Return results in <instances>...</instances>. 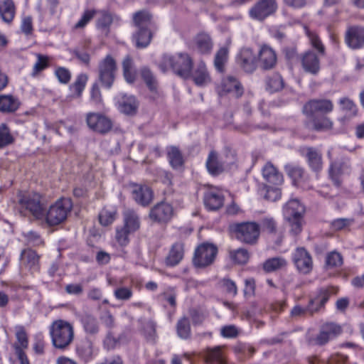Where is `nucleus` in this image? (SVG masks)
I'll return each mask as SVG.
<instances>
[{
  "mask_svg": "<svg viewBox=\"0 0 364 364\" xmlns=\"http://www.w3.org/2000/svg\"><path fill=\"white\" fill-rule=\"evenodd\" d=\"M193 64V60L188 53H178L175 55L164 54L159 63V68L164 73L171 68L179 77L188 79L191 77Z\"/></svg>",
  "mask_w": 364,
  "mask_h": 364,
  "instance_id": "nucleus-1",
  "label": "nucleus"
},
{
  "mask_svg": "<svg viewBox=\"0 0 364 364\" xmlns=\"http://www.w3.org/2000/svg\"><path fill=\"white\" fill-rule=\"evenodd\" d=\"M50 335L53 346L60 350L66 349L74 338L73 326L64 320H56L50 326Z\"/></svg>",
  "mask_w": 364,
  "mask_h": 364,
  "instance_id": "nucleus-2",
  "label": "nucleus"
},
{
  "mask_svg": "<svg viewBox=\"0 0 364 364\" xmlns=\"http://www.w3.org/2000/svg\"><path fill=\"white\" fill-rule=\"evenodd\" d=\"M18 203L22 210L27 211L36 220L44 218L46 204L39 193L20 192L18 194Z\"/></svg>",
  "mask_w": 364,
  "mask_h": 364,
  "instance_id": "nucleus-3",
  "label": "nucleus"
},
{
  "mask_svg": "<svg viewBox=\"0 0 364 364\" xmlns=\"http://www.w3.org/2000/svg\"><path fill=\"white\" fill-rule=\"evenodd\" d=\"M72 208L73 203L70 198H60L51 205L47 211L45 210V217L43 220L49 226L59 225L66 220Z\"/></svg>",
  "mask_w": 364,
  "mask_h": 364,
  "instance_id": "nucleus-4",
  "label": "nucleus"
},
{
  "mask_svg": "<svg viewBox=\"0 0 364 364\" xmlns=\"http://www.w3.org/2000/svg\"><path fill=\"white\" fill-rule=\"evenodd\" d=\"M284 215L291 225V231L299 234L301 231V220L305 209L297 199L289 200L284 206Z\"/></svg>",
  "mask_w": 364,
  "mask_h": 364,
  "instance_id": "nucleus-5",
  "label": "nucleus"
},
{
  "mask_svg": "<svg viewBox=\"0 0 364 364\" xmlns=\"http://www.w3.org/2000/svg\"><path fill=\"white\" fill-rule=\"evenodd\" d=\"M117 65L114 58L107 55L98 65V79L102 85L110 88L115 80Z\"/></svg>",
  "mask_w": 364,
  "mask_h": 364,
  "instance_id": "nucleus-6",
  "label": "nucleus"
},
{
  "mask_svg": "<svg viewBox=\"0 0 364 364\" xmlns=\"http://www.w3.org/2000/svg\"><path fill=\"white\" fill-rule=\"evenodd\" d=\"M218 254V247L213 243L199 245L194 252L193 263L196 267H206L212 264Z\"/></svg>",
  "mask_w": 364,
  "mask_h": 364,
  "instance_id": "nucleus-7",
  "label": "nucleus"
},
{
  "mask_svg": "<svg viewBox=\"0 0 364 364\" xmlns=\"http://www.w3.org/2000/svg\"><path fill=\"white\" fill-rule=\"evenodd\" d=\"M235 237L246 244H255L259 235V225L255 223H242L231 226Z\"/></svg>",
  "mask_w": 364,
  "mask_h": 364,
  "instance_id": "nucleus-8",
  "label": "nucleus"
},
{
  "mask_svg": "<svg viewBox=\"0 0 364 364\" xmlns=\"http://www.w3.org/2000/svg\"><path fill=\"white\" fill-rule=\"evenodd\" d=\"M342 332V328L335 323H326L323 324L319 333L312 338H309L308 343L311 346H322L326 345L330 340L336 338Z\"/></svg>",
  "mask_w": 364,
  "mask_h": 364,
  "instance_id": "nucleus-9",
  "label": "nucleus"
},
{
  "mask_svg": "<svg viewBox=\"0 0 364 364\" xmlns=\"http://www.w3.org/2000/svg\"><path fill=\"white\" fill-rule=\"evenodd\" d=\"M333 109V104L328 99H313L309 100L303 107V113L307 117L316 115L327 114Z\"/></svg>",
  "mask_w": 364,
  "mask_h": 364,
  "instance_id": "nucleus-10",
  "label": "nucleus"
},
{
  "mask_svg": "<svg viewBox=\"0 0 364 364\" xmlns=\"http://www.w3.org/2000/svg\"><path fill=\"white\" fill-rule=\"evenodd\" d=\"M201 357L205 364H228L225 346L207 347L201 352Z\"/></svg>",
  "mask_w": 364,
  "mask_h": 364,
  "instance_id": "nucleus-11",
  "label": "nucleus"
},
{
  "mask_svg": "<svg viewBox=\"0 0 364 364\" xmlns=\"http://www.w3.org/2000/svg\"><path fill=\"white\" fill-rule=\"evenodd\" d=\"M174 215L173 206L166 202L156 204L149 212L150 219L158 223H167Z\"/></svg>",
  "mask_w": 364,
  "mask_h": 364,
  "instance_id": "nucleus-12",
  "label": "nucleus"
},
{
  "mask_svg": "<svg viewBox=\"0 0 364 364\" xmlns=\"http://www.w3.org/2000/svg\"><path fill=\"white\" fill-rule=\"evenodd\" d=\"M86 121L91 129L100 134H106L112 128L111 119L100 113H88Z\"/></svg>",
  "mask_w": 364,
  "mask_h": 364,
  "instance_id": "nucleus-13",
  "label": "nucleus"
},
{
  "mask_svg": "<svg viewBox=\"0 0 364 364\" xmlns=\"http://www.w3.org/2000/svg\"><path fill=\"white\" fill-rule=\"evenodd\" d=\"M319 55L315 52L308 50L300 57L303 70L313 75H317L321 69Z\"/></svg>",
  "mask_w": 364,
  "mask_h": 364,
  "instance_id": "nucleus-14",
  "label": "nucleus"
},
{
  "mask_svg": "<svg viewBox=\"0 0 364 364\" xmlns=\"http://www.w3.org/2000/svg\"><path fill=\"white\" fill-rule=\"evenodd\" d=\"M294 262L297 269L303 273H309L313 267V262L310 254L303 247L296 250L294 255Z\"/></svg>",
  "mask_w": 364,
  "mask_h": 364,
  "instance_id": "nucleus-15",
  "label": "nucleus"
},
{
  "mask_svg": "<svg viewBox=\"0 0 364 364\" xmlns=\"http://www.w3.org/2000/svg\"><path fill=\"white\" fill-rule=\"evenodd\" d=\"M346 43L353 48L358 49L364 45V28L360 26H350L346 33Z\"/></svg>",
  "mask_w": 364,
  "mask_h": 364,
  "instance_id": "nucleus-16",
  "label": "nucleus"
},
{
  "mask_svg": "<svg viewBox=\"0 0 364 364\" xmlns=\"http://www.w3.org/2000/svg\"><path fill=\"white\" fill-rule=\"evenodd\" d=\"M237 63L247 73H252L257 68L256 56L249 48L240 50L237 56Z\"/></svg>",
  "mask_w": 364,
  "mask_h": 364,
  "instance_id": "nucleus-17",
  "label": "nucleus"
},
{
  "mask_svg": "<svg viewBox=\"0 0 364 364\" xmlns=\"http://www.w3.org/2000/svg\"><path fill=\"white\" fill-rule=\"evenodd\" d=\"M117 106L119 111L127 115H134L139 107V102L134 95L120 94L117 96Z\"/></svg>",
  "mask_w": 364,
  "mask_h": 364,
  "instance_id": "nucleus-18",
  "label": "nucleus"
},
{
  "mask_svg": "<svg viewBox=\"0 0 364 364\" xmlns=\"http://www.w3.org/2000/svg\"><path fill=\"white\" fill-rule=\"evenodd\" d=\"M273 12V0H260L250 11L252 18L263 21Z\"/></svg>",
  "mask_w": 364,
  "mask_h": 364,
  "instance_id": "nucleus-19",
  "label": "nucleus"
},
{
  "mask_svg": "<svg viewBox=\"0 0 364 364\" xmlns=\"http://www.w3.org/2000/svg\"><path fill=\"white\" fill-rule=\"evenodd\" d=\"M134 200L142 206L149 205L153 200V191L146 185H135L132 191Z\"/></svg>",
  "mask_w": 364,
  "mask_h": 364,
  "instance_id": "nucleus-20",
  "label": "nucleus"
},
{
  "mask_svg": "<svg viewBox=\"0 0 364 364\" xmlns=\"http://www.w3.org/2000/svg\"><path fill=\"white\" fill-rule=\"evenodd\" d=\"M191 77L194 83L198 87H204L211 82L210 75L203 61L198 63L193 72L191 73Z\"/></svg>",
  "mask_w": 364,
  "mask_h": 364,
  "instance_id": "nucleus-21",
  "label": "nucleus"
},
{
  "mask_svg": "<svg viewBox=\"0 0 364 364\" xmlns=\"http://www.w3.org/2000/svg\"><path fill=\"white\" fill-rule=\"evenodd\" d=\"M220 89L221 92H232L236 97H241L244 92L243 87L240 82L232 76H227L223 79Z\"/></svg>",
  "mask_w": 364,
  "mask_h": 364,
  "instance_id": "nucleus-22",
  "label": "nucleus"
},
{
  "mask_svg": "<svg viewBox=\"0 0 364 364\" xmlns=\"http://www.w3.org/2000/svg\"><path fill=\"white\" fill-rule=\"evenodd\" d=\"M184 256V244L176 242L172 245L168 255L165 259L167 266L174 267L180 263Z\"/></svg>",
  "mask_w": 364,
  "mask_h": 364,
  "instance_id": "nucleus-23",
  "label": "nucleus"
},
{
  "mask_svg": "<svg viewBox=\"0 0 364 364\" xmlns=\"http://www.w3.org/2000/svg\"><path fill=\"white\" fill-rule=\"evenodd\" d=\"M205 165L208 173L214 176H218L224 171V163L220 159L218 153L215 150L209 152Z\"/></svg>",
  "mask_w": 364,
  "mask_h": 364,
  "instance_id": "nucleus-24",
  "label": "nucleus"
},
{
  "mask_svg": "<svg viewBox=\"0 0 364 364\" xmlns=\"http://www.w3.org/2000/svg\"><path fill=\"white\" fill-rule=\"evenodd\" d=\"M196 49L201 54H209L213 48V42L207 33H200L194 38Z\"/></svg>",
  "mask_w": 364,
  "mask_h": 364,
  "instance_id": "nucleus-25",
  "label": "nucleus"
},
{
  "mask_svg": "<svg viewBox=\"0 0 364 364\" xmlns=\"http://www.w3.org/2000/svg\"><path fill=\"white\" fill-rule=\"evenodd\" d=\"M330 296V291L327 289H321L318 291L317 296L311 299L307 306V310L310 314L317 312L321 307H323Z\"/></svg>",
  "mask_w": 364,
  "mask_h": 364,
  "instance_id": "nucleus-26",
  "label": "nucleus"
},
{
  "mask_svg": "<svg viewBox=\"0 0 364 364\" xmlns=\"http://www.w3.org/2000/svg\"><path fill=\"white\" fill-rule=\"evenodd\" d=\"M258 60L261 69L271 70L273 68V49L269 46H261L258 53Z\"/></svg>",
  "mask_w": 364,
  "mask_h": 364,
  "instance_id": "nucleus-27",
  "label": "nucleus"
},
{
  "mask_svg": "<svg viewBox=\"0 0 364 364\" xmlns=\"http://www.w3.org/2000/svg\"><path fill=\"white\" fill-rule=\"evenodd\" d=\"M18 99L11 95H0V112L5 114L15 112L20 107Z\"/></svg>",
  "mask_w": 364,
  "mask_h": 364,
  "instance_id": "nucleus-28",
  "label": "nucleus"
},
{
  "mask_svg": "<svg viewBox=\"0 0 364 364\" xmlns=\"http://www.w3.org/2000/svg\"><path fill=\"white\" fill-rule=\"evenodd\" d=\"M22 264L32 272L39 270V256L31 250H25L21 253Z\"/></svg>",
  "mask_w": 364,
  "mask_h": 364,
  "instance_id": "nucleus-29",
  "label": "nucleus"
},
{
  "mask_svg": "<svg viewBox=\"0 0 364 364\" xmlns=\"http://www.w3.org/2000/svg\"><path fill=\"white\" fill-rule=\"evenodd\" d=\"M152 37L153 33L150 28L144 27L138 28L137 31L133 35V40L136 48H144L150 44Z\"/></svg>",
  "mask_w": 364,
  "mask_h": 364,
  "instance_id": "nucleus-30",
  "label": "nucleus"
},
{
  "mask_svg": "<svg viewBox=\"0 0 364 364\" xmlns=\"http://www.w3.org/2000/svg\"><path fill=\"white\" fill-rule=\"evenodd\" d=\"M140 76L149 91L152 93L157 94L159 82L156 77L151 69L148 67L141 68L140 70Z\"/></svg>",
  "mask_w": 364,
  "mask_h": 364,
  "instance_id": "nucleus-31",
  "label": "nucleus"
},
{
  "mask_svg": "<svg viewBox=\"0 0 364 364\" xmlns=\"http://www.w3.org/2000/svg\"><path fill=\"white\" fill-rule=\"evenodd\" d=\"M167 157L171 166L174 169H180L184 165V158L181 150L175 146H171L167 148Z\"/></svg>",
  "mask_w": 364,
  "mask_h": 364,
  "instance_id": "nucleus-32",
  "label": "nucleus"
},
{
  "mask_svg": "<svg viewBox=\"0 0 364 364\" xmlns=\"http://www.w3.org/2000/svg\"><path fill=\"white\" fill-rule=\"evenodd\" d=\"M304 150L306 151V157L309 166L313 171H319L322 168L321 154L313 147H306Z\"/></svg>",
  "mask_w": 364,
  "mask_h": 364,
  "instance_id": "nucleus-33",
  "label": "nucleus"
},
{
  "mask_svg": "<svg viewBox=\"0 0 364 364\" xmlns=\"http://www.w3.org/2000/svg\"><path fill=\"white\" fill-rule=\"evenodd\" d=\"M205 207L210 210H215L223 205V196L214 191H208L203 197Z\"/></svg>",
  "mask_w": 364,
  "mask_h": 364,
  "instance_id": "nucleus-34",
  "label": "nucleus"
},
{
  "mask_svg": "<svg viewBox=\"0 0 364 364\" xmlns=\"http://www.w3.org/2000/svg\"><path fill=\"white\" fill-rule=\"evenodd\" d=\"M152 14L146 9L140 10L133 14L132 20L137 28H149L152 23Z\"/></svg>",
  "mask_w": 364,
  "mask_h": 364,
  "instance_id": "nucleus-35",
  "label": "nucleus"
},
{
  "mask_svg": "<svg viewBox=\"0 0 364 364\" xmlns=\"http://www.w3.org/2000/svg\"><path fill=\"white\" fill-rule=\"evenodd\" d=\"M16 13V8L13 0H0V16L4 21L12 22Z\"/></svg>",
  "mask_w": 364,
  "mask_h": 364,
  "instance_id": "nucleus-36",
  "label": "nucleus"
},
{
  "mask_svg": "<svg viewBox=\"0 0 364 364\" xmlns=\"http://www.w3.org/2000/svg\"><path fill=\"white\" fill-rule=\"evenodd\" d=\"M311 122L313 127L316 131L330 130L333 128V122L326 117V114L316 115L308 117Z\"/></svg>",
  "mask_w": 364,
  "mask_h": 364,
  "instance_id": "nucleus-37",
  "label": "nucleus"
},
{
  "mask_svg": "<svg viewBox=\"0 0 364 364\" xmlns=\"http://www.w3.org/2000/svg\"><path fill=\"white\" fill-rule=\"evenodd\" d=\"M229 48L228 47L220 48L215 53L214 58V66L219 73H224L225 64L228 60Z\"/></svg>",
  "mask_w": 364,
  "mask_h": 364,
  "instance_id": "nucleus-38",
  "label": "nucleus"
},
{
  "mask_svg": "<svg viewBox=\"0 0 364 364\" xmlns=\"http://www.w3.org/2000/svg\"><path fill=\"white\" fill-rule=\"evenodd\" d=\"M77 353L85 360H90L93 354V343L89 338L82 340L77 346Z\"/></svg>",
  "mask_w": 364,
  "mask_h": 364,
  "instance_id": "nucleus-39",
  "label": "nucleus"
},
{
  "mask_svg": "<svg viewBox=\"0 0 364 364\" xmlns=\"http://www.w3.org/2000/svg\"><path fill=\"white\" fill-rule=\"evenodd\" d=\"M140 223L137 214L131 210L125 211L124 213V225L125 228L132 232H135L139 228Z\"/></svg>",
  "mask_w": 364,
  "mask_h": 364,
  "instance_id": "nucleus-40",
  "label": "nucleus"
},
{
  "mask_svg": "<svg viewBox=\"0 0 364 364\" xmlns=\"http://www.w3.org/2000/svg\"><path fill=\"white\" fill-rule=\"evenodd\" d=\"M233 352L240 360L243 361L251 358L255 353V349L249 344L240 343L233 347Z\"/></svg>",
  "mask_w": 364,
  "mask_h": 364,
  "instance_id": "nucleus-41",
  "label": "nucleus"
},
{
  "mask_svg": "<svg viewBox=\"0 0 364 364\" xmlns=\"http://www.w3.org/2000/svg\"><path fill=\"white\" fill-rule=\"evenodd\" d=\"M306 33L309 39L311 47L315 49L318 54L323 56L326 54L325 46L322 43L319 36L315 32H313L306 28Z\"/></svg>",
  "mask_w": 364,
  "mask_h": 364,
  "instance_id": "nucleus-42",
  "label": "nucleus"
},
{
  "mask_svg": "<svg viewBox=\"0 0 364 364\" xmlns=\"http://www.w3.org/2000/svg\"><path fill=\"white\" fill-rule=\"evenodd\" d=\"M176 331L178 336L183 339H187L190 337L191 326L187 317L184 316L178 321Z\"/></svg>",
  "mask_w": 364,
  "mask_h": 364,
  "instance_id": "nucleus-43",
  "label": "nucleus"
},
{
  "mask_svg": "<svg viewBox=\"0 0 364 364\" xmlns=\"http://www.w3.org/2000/svg\"><path fill=\"white\" fill-rule=\"evenodd\" d=\"M14 141L10 129L6 124H0V149H3Z\"/></svg>",
  "mask_w": 364,
  "mask_h": 364,
  "instance_id": "nucleus-44",
  "label": "nucleus"
},
{
  "mask_svg": "<svg viewBox=\"0 0 364 364\" xmlns=\"http://www.w3.org/2000/svg\"><path fill=\"white\" fill-rule=\"evenodd\" d=\"M285 171L294 184L300 182L304 176V170L298 166L287 164L285 166Z\"/></svg>",
  "mask_w": 364,
  "mask_h": 364,
  "instance_id": "nucleus-45",
  "label": "nucleus"
},
{
  "mask_svg": "<svg viewBox=\"0 0 364 364\" xmlns=\"http://www.w3.org/2000/svg\"><path fill=\"white\" fill-rule=\"evenodd\" d=\"M16 337L17 342L14 344V348L16 350V347H20L21 349L23 350L28 348V340L27 333L22 326H18L16 327Z\"/></svg>",
  "mask_w": 364,
  "mask_h": 364,
  "instance_id": "nucleus-46",
  "label": "nucleus"
},
{
  "mask_svg": "<svg viewBox=\"0 0 364 364\" xmlns=\"http://www.w3.org/2000/svg\"><path fill=\"white\" fill-rule=\"evenodd\" d=\"M230 257L232 261L239 264H246L250 259L248 251L243 248L230 251Z\"/></svg>",
  "mask_w": 364,
  "mask_h": 364,
  "instance_id": "nucleus-47",
  "label": "nucleus"
},
{
  "mask_svg": "<svg viewBox=\"0 0 364 364\" xmlns=\"http://www.w3.org/2000/svg\"><path fill=\"white\" fill-rule=\"evenodd\" d=\"M117 215V211L115 210H108L103 208L99 214V221L103 226H107L112 224Z\"/></svg>",
  "mask_w": 364,
  "mask_h": 364,
  "instance_id": "nucleus-48",
  "label": "nucleus"
},
{
  "mask_svg": "<svg viewBox=\"0 0 364 364\" xmlns=\"http://www.w3.org/2000/svg\"><path fill=\"white\" fill-rule=\"evenodd\" d=\"M88 80V76L86 74L81 73L78 75L73 82V84L70 86V89H73L76 96L80 97L82 95L83 90L86 85V83Z\"/></svg>",
  "mask_w": 364,
  "mask_h": 364,
  "instance_id": "nucleus-49",
  "label": "nucleus"
},
{
  "mask_svg": "<svg viewBox=\"0 0 364 364\" xmlns=\"http://www.w3.org/2000/svg\"><path fill=\"white\" fill-rule=\"evenodd\" d=\"M82 323L85 331L90 334H95L98 332L99 328L97 319L90 315L84 316L82 319Z\"/></svg>",
  "mask_w": 364,
  "mask_h": 364,
  "instance_id": "nucleus-50",
  "label": "nucleus"
},
{
  "mask_svg": "<svg viewBox=\"0 0 364 364\" xmlns=\"http://www.w3.org/2000/svg\"><path fill=\"white\" fill-rule=\"evenodd\" d=\"M132 233L124 227H118L116 228L115 239L117 243L122 246H127L129 242V235Z\"/></svg>",
  "mask_w": 364,
  "mask_h": 364,
  "instance_id": "nucleus-51",
  "label": "nucleus"
},
{
  "mask_svg": "<svg viewBox=\"0 0 364 364\" xmlns=\"http://www.w3.org/2000/svg\"><path fill=\"white\" fill-rule=\"evenodd\" d=\"M343 264V257L336 251L328 253L326 258V265L329 268L338 267Z\"/></svg>",
  "mask_w": 364,
  "mask_h": 364,
  "instance_id": "nucleus-52",
  "label": "nucleus"
},
{
  "mask_svg": "<svg viewBox=\"0 0 364 364\" xmlns=\"http://www.w3.org/2000/svg\"><path fill=\"white\" fill-rule=\"evenodd\" d=\"M133 295L132 289L127 287H117L114 291V297L119 301H129Z\"/></svg>",
  "mask_w": 364,
  "mask_h": 364,
  "instance_id": "nucleus-53",
  "label": "nucleus"
},
{
  "mask_svg": "<svg viewBox=\"0 0 364 364\" xmlns=\"http://www.w3.org/2000/svg\"><path fill=\"white\" fill-rule=\"evenodd\" d=\"M36 56L38 60L33 66L32 76L37 75L41 71L48 68L49 65L48 56L41 54H37Z\"/></svg>",
  "mask_w": 364,
  "mask_h": 364,
  "instance_id": "nucleus-54",
  "label": "nucleus"
},
{
  "mask_svg": "<svg viewBox=\"0 0 364 364\" xmlns=\"http://www.w3.org/2000/svg\"><path fill=\"white\" fill-rule=\"evenodd\" d=\"M55 75L62 84H68L71 79L70 71L64 67H58L55 70Z\"/></svg>",
  "mask_w": 364,
  "mask_h": 364,
  "instance_id": "nucleus-55",
  "label": "nucleus"
},
{
  "mask_svg": "<svg viewBox=\"0 0 364 364\" xmlns=\"http://www.w3.org/2000/svg\"><path fill=\"white\" fill-rule=\"evenodd\" d=\"M342 109L346 112H349L350 114L355 116L357 114L356 106L350 99L348 97H343L340 100L339 102Z\"/></svg>",
  "mask_w": 364,
  "mask_h": 364,
  "instance_id": "nucleus-56",
  "label": "nucleus"
},
{
  "mask_svg": "<svg viewBox=\"0 0 364 364\" xmlns=\"http://www.w3.org/2000/svg\"><path fill=\"white\" fill-rule=\"evenodd\" d=\"M95 13V10L85 11L82 18L75 25L74 28L75 29L84 28L87 24V23L94 17Z\"/></svg>",
  "mask_w": 364,
  "mask_h": 364,
  "instance_id": "nucleus-57",
  "label": "nucleus"
},
{
  "mask_svg": "<svg viewBox=\"0 0 364 364\" xmlns=\"http://www.w3.org/2000/svg\"><path fill=\"white\" fill-rule=\"evenodd\" d=\"M239 334V330L235 325L224 326L220 329V335L224 338H235Z\"/></svg>",
  "mask_w": 364,
  "mask_h": 364,
  "instance_id": "nucleus-58",
  "label": "nucleus"
},
{
  "mask_svg": "<svg viewBox=\"0 0 364 364\" xmlns=\"http://www.w3.org/2000/svg\"><path fill=\"white\" fill-rule=\"evenodd\" d=\"M72 53L84 65L89 66L90 62V55L85 51L80 48H77L72 51Z\"/></svg>",
  "mask_w": 364,
  "mask_h": 364,
  "instance_id": "nucleus-59",
  "label": "nucleus"
},
{
  "mask_svg": "<svg viewBox=\"0 0 364 364\" xmlns=\"http://www.w3.org/2000/svg\"><path fill=\"white\" fill-rule=\"evenodd\" d=\"M256 284L254 278H247L245 280L244 295L245 297H251L255 295Z\"/></svg>",
  "mask_w": 364,
  "mask_h": 364,
  "instance_id": "nucleus-60",
  "label": "nucleus"
},
{
  "mask_svg": "<svg viewBox=\"0 0 364 364\" xmlns=\"http://www.w3.org/2000/svg\"><path fill=\"white\" fill-rule=\"evenodd\" d=\"M21 32L26 36L31 35L33 33V20L31 16H25L23 18L21 25Z\"/></svg>",
  "mask_w": 364,
  "mask_h": 364,
  "instance_id": "nucleus-61",
  "label": "nucleus"
},
{
  "mask_svg": "<svg viewBox=\"0 0 364 364\" xmlns=\"http://www.w3.org/2000/svg\"><path fill=\"white\" fill-rule=\"evenodd\" d=\"M112 23L111 14L107 12H102L101 16L97 20V26L101 28L109 27Z\"/></svg>",
  "mask_w": 364,
  "mask_h": 364,
  "instance_id": "nucleus-62",
  "label": "nucleus"
},
{
  "mask_svg": "<svg viewBox=\"0 0 364 364\" xmlns=\"http://www.w3.org/2000/svg\"><path fill=\"white\" fill-rule=\"evenodd\" d=\"M353 222L352 220L348 219V218H338L336 220H334L331 223V228L334 230H341L348 226H349L351 223Z\"/></svg>",
  "mask_w": 364,
  "mask_h": 364,
  "instance_id": "nucleus-63",
  "label": "nucleus"
},
{
  "mask_svg": "<svg viewBox=\"0 0 364 364\" xmlns=\"http://www.w3.org/2000/svg\"><path fill=\"white\" fill-rule=\"evenodd\" d=\"M223 287L225 289L227 292L232 294L233 296H235L237 293V288L235 283L229 279H224L222 282Z\"/></svg>",
  "mask_w": 364,
  "mask_h": 364,
  "instance_id": "nucleus-64",
  "label": "nucleus"
}]
</instances>
